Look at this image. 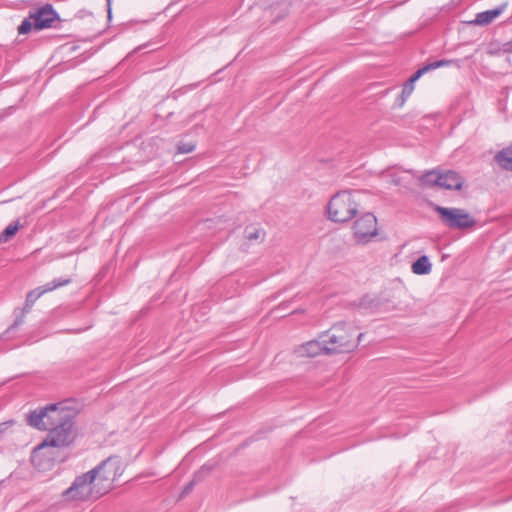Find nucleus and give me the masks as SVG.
<instances>
[{"label": "nucleus", "instance_id": "nucleus-13", "mask_svg": "<svg viewBox=\"0 0 512 512\" xmlns=\"http://www.w3.org/2000/svg\"><path fill=\"white\" fill-rule=\"evenodd\" d=\"M506 4H501L493 9L486 10L476 14L473 24L485 26L490 24L495 18L499 17L505 10Z\"/></svg>", "mask_w": 512, "mask_h": 512}, {"label": "nucleus", "instance_id": "nucleus-25", "mask_svg": "<svg viewBox=\"0 0 512 512\" xmlns=\"http://www.w3.org/2000/svg\"><path fill=\"white\" fill-rule=\"evenodd\" d=\"M195 481H192L190 480L187 484H185V486L183 487L182 491H181V494H180V497L183 498L185 496H187L192 490L193 488L195 487Z\"/></svg>", "mask_w": 512, "mask_h": 512}, {"label": "nucleus", "instance_id": "nucleus-11", "mask_svg": "<svg viewBox=\"0 0 512 512\" xmlns=\"http://www.w3.org/2000/svg\"><path fill=\"white\" fill-rule=\"evenodd\" d=\"M459 60H449V59H441V60H436V61H433V62H429L427 64H425L424 66H422L421 68H419L416 72H414L410 78L407 80L408 83L414 85L415 82L420 79V77L422 75H424L425 73H427L428 71H431V70H434V69H437V68H441V67H447V66H450L454 63H458Z\"/></svg>", "mask_w": 512, "mask_h": 512}, {"label": "nucleus", "instance_id": "nucleus-8", "mask_svg": "<svg viewBox=\"0 0 512 512\" xmlns=\"http://www.w3.org/2000/svg\"><path fill=\"white\" fill-rule=\"evenodd\" d=\"M377 234V218L374 214L365 213L354 222L353 235L358 244L369 243Z\"/></svg>", "mask_w": 512, "mask_h": 512}, {"label": "nucleus", "instance_id": "nucleus-17", "mask_svg": "<svg viewBox=\"0 0 512 512\" xmlns=\"http://www.w3.org/2000/svg\"><path fill=\"white\" fill-rule=\"evenodd\" d=\"M21 227L22 225L20 224L19 220L9 224L0 234V244L5 243L13 238Z\"/></svg>", "mask_w": 512, "mask_h": 512}, {"label": "nucleus", "instance_id": "nucleus-15", "mask_svg": "<svg viewBox=\"0 0 512 512\" xmlns=\"http://www.w3.org/2000/svg\"><path fill=\"white\" fill-rule=\"evenodd\" d=\"M412 272L416 275H426L431 272L432 264L427 255L420 256L411 266Z\"/></svg>", "mask_w": 512, "mask_h": 512}, {"label": "nucleus", "instance_id": "nucleus-24", "mask_svg": "<svg viewBox=\"0 0 512 512\" xmlns=\"http://www.w3.org/2000/svg\"><path fill=\"white\" fill-rule=\"evenodd\" d=\"M195 145L192 143H179L177 146V152L180 154H187L194 150Z\"/></svg>", "mask_w": 512, "mask_h": 512}, {"label": "nucleus", "instance_id": "nucleus-30", "mask_svg": "<svg viewBox=\"0 0 512 512\" xmlns=\"http://www.w3.org/2000/svg\"><path fill=\"white\" fill-rule=\"evenodd\" d=\"M2 482H3V481H2V480H0V484H1Z\"/></svg>", "mask_w": 512, "mask_h": 512}, {"label": "nucleus", "instance_id": "nucleus-16", "mask_svg": "<svg viewBox=\"0 0 512 512\" xmlns=\"http://www.w3.org/2000/svg\"><path fill=\"white\" fill-rule=\"evenodd\" d=\"M441 180V172L437 170H429L419 177L421 185L427 187L438 186Z\"/></svg>", "mask_w": 512, "mask_h": 512}, {"label": "nucleus", "instance_id": "nucleus-18", "mask_svg": "<svg viewBox=\"0 0 512 512\" xmlns=\"http://www.w3.org/2000/svg\"><path fill=\"white\" fill-rule=\"evenodd\" d=\"M213 468H214L213 464L205 463L204 465L201 466V468L199 470H197L194 473L193 478L191 480L195 481V484L197 485L198 483L203 481L212 472Z\"/></svg>", "mask_w": 512, "mask_h": 512}, {"label": "nucleus", "instance_id": "nucleus-3", "mask_svg": "<svg viewBox=\"0 0 512 512\" xmlns=\"http://www.w3.org/2000/svg\"><path fill=\"white\" fill-rule=\"evenodd\" d=\"M103 495H105L104 491H102L97 481H95L94 474H91L90 471L77 476L71 486L63 492V496L67 500L81 502L96 500Z\"/></svg>", "mask_w": 512, "mask_h": 512}, {"label": "nucleus", "instance_id": "nucleus-7", "mask_svg": "<svg viewBox=\"0 0 512 512\" xmlns=\"http://www.w3.org/2000/svg\"><path fill=\"white\" fill-rule=\"evenodd\" d=\"M72 282L71 278H59L54 279L51 282H48L44 284L43 286H40L34 290H31L26 295L25 305L23 307V310L19 316H16V319L14 323L6 330V334L10 333V331L14 330L15 328L19 327L23 321H24V314L28 312L33 304L44 294L47 292H51L57 288L66 286Z\"/></svg>", "mask_w": 512, "mask_h": 512}, {"label": "nucleus", "instance_id": "nucleus-21", "mask_svg": "<svg viewBox=\"0 0 512 512\" xmlns=\"http://www.w3.org/2000/svg\"><path fill=\"white\" fill-rule=\"evenodd\" d=\"M379 305H380L379 299L371 298L368 295L362 297L359 302V306L361 308L371 309V310H376L379 307Z\"/></svg>", "mask_w": 512, "mask_h": 512}, {"label": "nucleus", "instance_id": "nucleus-4", "mask_svg": "<svg viewBox=\"0 0 512 512\" xmlns=\"http://www.w3.org/2000/svg\"><path fill=\"white\" fill-rule=\"evenodd\" d=\"M357 211L358 203L349 191L335 194L327 206L328 217L333 222H347L356 216Z\"/></svg>", "mask_w": 512, "mask_h": 512}, {"label": "nucleus", "instance_id": "nucleus-9", "mask_svg": "<svg viewBox=\"0 0 512 512\" xmlns=\"http://www.w3.org/2000/svg\"><path fill=\"white\" fill-rule=\"evenodd\" d=\"M30 18H33L34 30L40 31L55 27L54 23L60 21V16L51 4L30 11Z\"/></svg>", "mask_w": 512, "mask_h": 512}, {"label": "nucleus", "instance_id": "nucleus-28", "mask_svg": "<svg viewBox=\"0 0 512 512\" xmlns=\"http://www.w3.org/2000/svg\"><path fill=\"white\" fill-rule=\"evenodd\" d=\"M406 172L411 173L413 175L415 174V172L413 170H406Z\"/></svg>", "mask_w": 512, "mask_h": 512}, {"label": "nucleus", "instance_id": "nucleus-6", "mask_svg": "<svg viewBox=\"0 0 512 512\" xmlns=\"http://www.w3.org/2000/svg\"><path fill=\"white\" fill-rule=\"evenodd\" d=\"M434 211L439 215L441 222L453 230H464L475 226V218L461 208H449L436 205Z\"/></svg>", "mask_w": 512, "mask_h": 512}, {"label": "nucleus", "instance_id": "nucleus-29", "mask_svg": "<svg viewBox=\"0 0 512 512\" xmlns=\"http://www.w3.org/2000/svg\"><path fill=\"white\" fill-rule=\"evenodd\" d=\"M141 49H142V46H138V47L136 48V50H141Z\"/></svg>", "mask_w": 512, "mask_h": 512}, {"label": "nucleus", "instance_id": "nucleus-5", "mask_svg": "<svg viewBox=\"0 0 512 512\" xmlns=\"http://www.w3.org/2000/svg\"><path fill=\"white\" fill-rule=\"evenodd\" d=\"M90 473L94 474L95 481L106 494L123 473L121 458L117 455L110 456L91 469Z\"/></svg>", "mask_w": 512, "mask_h": 512}, {"label": "nucleus", "instance_id": "nucleus-20", "mask_svg": "<svg viewBox=\"0 0 512 512\" xmlns=\"http://www.w3.org/2000/svg\"><path fill=\"white\" fill-rule=\"evenodd\" d=\"M245 238L249 241L258 240L260 238H264L265 232L262 229L254 228V227H246L245 231Z\"/></svg>", "mask_w": 512, "mask_h": 512}, {"label": "nucleus", "instance_id": "nucleus-23", "mask_svg": "<svg viewBox=\"0 0 512 512\" xmlns=\"http://www.w3.org/2000/svg\"><path fill=\"white\" fill-rule=\"evenodd\" d=\"M413 90H414V85H412L406 81L403 85L402 92L400 95V97H401L400 105L401 106L404 104L406 99L412 94Z\"/></svg>", "mask_w": 512, "mask_h": 512}, {"label": "nucleus", "instance_id": "nucleus-14", "mask_svg": "<svg viewBox=\"0 0 512 512\" xmlns=\"http://www.w3.org/2000/svg\"><path fill=\"white\" fill-rule=\"evenodd\" d=\"M494 161L503 170L512 172V144L498 151L494 155Z\"/></svg>", "mask_w": 512, "mask_h": 512}, {"label": "nucleus", "instance_id": "nucleus-10", "mask_svg": "<svg viewBox=\"0 0 512 512\" xmlns=\"http://www.w3.org/2000/svg\"><path fill=\"white\" fill-rule=\"evenodd\" d=\"M465 183V179L458 172L447 170L441 173L439 187L447 190H460Z\"/></svg>", "mask_w": 512, "mask_h": 512}, {"label": "nucleus", "instance_id": "nucleus-19", "mask_svg": "<svg viewBox=\"0 0 512 512\" xmlns=\"http://www.w3.org/2000/svg\"><path fill=\"white\" fill-rule=\"evenodd\" d=\"M387 183L394 186H400L405 189H409L408 183L405 181V178L397 173H390L386 175Z\"/></svg>", "mask_w": 512, "mask_h": 512}, {"label": "nucleus", "instance_id": "nucleus-27", "mask_svg": "<svg viewBox=\"0 0 512 512\" xmlns=\"http://www.w3.org/2000/svg\"><path fill=\"white\" fill-rule=\"evenodd\" d=\"M106 2H107L108 18L111 19V17H112L111 0H106Z\"/></svg>", "mask_w": 512, "mask_h": 512}, {"label": "nucleus", "instance_id": "nucleus-12", "mask_svg": "<svg viewBox=\"0 0 512 512\" xmlns=\"http://www.w3.org/2000/svg\"><path fill=\"white\" fill-rule=\"evenodd\" d=\"M326 348H328L326 343L323 339L319 338L303 344L299 349V354L307 357H315L321 354L326 355Z\"/></svg>", "mask_w": 512, "mask_h": 512}, {"label": "nucleus", "instance_id": "nucleus-22", "mask_svg": "<svg viewBox=\"0 0 512 512\" xmlns=\"http://www.w3.org/2000/svg\"><path fill=\"white\" fill-rule=\"evenodd\" d=\"M32 29H34L33 18H30V15H29L28 17L23 19L21 24L18 26L17 31H18V34L21 35V34L29 33Z\"/></svg>", "mask_w": 512, "mask_h": 512}, {"label": "nucleus", "instance_id": "nucleus-2", "mask_svg": "<svg viewBox=\"0 0 512 512\" xmlns=\"http://www.w3.org/2000/svg\"><path fill=\"white\" fill-rule=\"evenodd\" d=\"M358 328L351 322L340 321L320 334V339L326 343V355L350 353L362 340L363 333H357Z\"/></svg>", "mask_w": 512, "mask_h": 512}, {"label": "nucleus", "instance_id": "nucleus-1", "mask_svg": "<svg viewBox=\"0 0 512 512\" xmlns=\"http://www.w3.org/2000/svg\"><path fill=\"white\" fill-rule=\"evenodd\" d=\"M70 400L37 408L28 414L30 426L47 431L46 438L34 448V452L46 447L64 448L70 446L77 437L75 418L78 410Z\"/></svg>", "mask_w": 512, "mask_h": 512}, {"label": "nucleus", "instance_id": "nucleus-26", "mask_svg": "<svg viewBox=\"0 0 512 512\" xmlns=\"http://www.w3.org/2000/svg\"><path fill=\"white\" fill-rule=\"evenodd\" d=\"M503 51L506 53H512V41L503 44Z\"/></svg>", "mask_w": 512, "mask_h": 512}]
</instances>
